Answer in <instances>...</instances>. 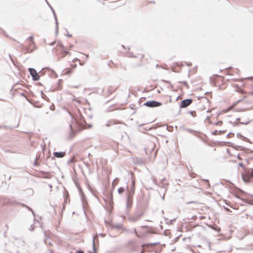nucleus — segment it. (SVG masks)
Instances as JSON below:
<instances>
[{"label": "nucleus", "instance_id": "5701e85b", "mask_svg": "<svg viewBox=\"0 0 253 253\" xmlns=\"http://www.w3.org/2000/svg\"><path fill=\"white\" fill-rule=\"evenodd\" d=\"M227 211H229V210L228 209H226Z\"/></svg>", "mask_w": 253, "mask_h": 253}, {"label": "nucleus", "instance_id": "aec40b11", "mask_svg": "<svg viewBox=\"0 0 253 253\" xmlns=\"http://www.w3.org/2000/svg\"><path fill=\"white\" fill-rule=\"evenodd\" d=\"M76 253H84V252L83 251H78Z\"/></svg>", "mask_w": 253, "mask_h": 253}, {"label": "nucleus", "instance_id": "423d86ee", "mask_svg": "<svg viewBox=\"0 0 253 253\" xmlns=\"http://www.w3.org/2000/svg\"><path fill=\"white\" fill-rule=\"evenodd\" d=\"M225 72L229 75H234L239 74V70L237 68H229L225 70Z\"/></svg>", "mask_w": 253, "mask_h": 253}, {"label": "nucleus", "instance_id": "20e7f679", "mask_svg": "<svg viewBox=\"0 0 253 253\" xmlns=\"http://www.w3.org/2000/svg\"><path fill=\"white\" fill-rule=\"evenodd\" d=\"M27 41L29 43V48L28 49V51L29 52H31L35 48V44L34 42L33 37H30V38H28Z\"/></svg>", "mask_w": 253, "mask_h": 253}, {"label": "nucleus", "instance_id": "0eeeda50", "mask_svg": "<svg viewBox=\"0 0 253 253\" xmlns=\"http://www.w3.org/2000/svg\"><path fill=\"white\" fill-rule=\"evenodd\" d=\"M145 105L149 107H155L161 106L162 103L155 101H149L146 102L145 103Z\"/></svg>", "mask_w": 253, "mask_h": 253}, {"label": "nucleus", "instance_id": "f8f14e48", "mask_svg": "<svg viewBox=\"0 0 253 253\" xmlns=\"http://www.w3.org/2000/svg\"><path fill=\"white\" fill-rule=\"evenodd\" d=\"M132 197L131 196L129 195L127 197V202H126V207L129 210L132 205Z\"/></svg>", "mask_w": 253, "mask_h": 253}, {"label": "nucleus", "instance_id": "9d476101", "mask_svg": "<svg viewBox=\"0 0 253 253\" xmlns=\"http://www.w3.org/2000/svg\"><path fill=\"white\" fill-rule=\"evenodd\" d=\"M247 153H246L245 151H242L237 155V157L238 158L239 160H247Z\"/></svg>", "mask_w": 253, "mask_h": 253}, {"label": "nucleus", "instance_id": "6ab92c4d", "mask_svg": "<svg viewBox=\"0 0 253 253\" xmlns=\"http://www.w3.org/2000/svg\"><path fill=\"white\" fill-rule=\"evenodd\" d=\"M74 159H75L74 157H73V158L71 159V162L74 163V162H75V161H74Z\"/></svg>", "mask_w": 253, "mask_h": 253}, {"label": "nucleus", "instance_id": "f3484780", "mask_svg": "<svg viewBox=\"0 0 253 253\" xmlns=\"http://www.w3.org/2000/svg\"><path fill=\"white\" fill-rule=\"evenodd\" d=\"M189 113L191 115V116L193 117H195L196 116V112L194 111H190Z\"/></svg>", "mask_w": 253, "mask_h": 253}, {"label": "nucleus", "instance_id": "6e6552de", "mask_svg": "<svg viewBox=\"0 0 253 253\" xmlns=\"http://www.w3.org/2000/svg\"><path fill=\"white\" fill-rule=\"evenodd\" d=\"M29 71L30 73L31 76L33 77V79L35 80H39L40 79V76L37 73V71L32 68H29Z\"/></svg>", "mask_w": 253, "mask_h": 253}, {"label": "nucleus", "instance_id": "1a4fd4ad", "mask_svg": "<svg viewBox=\"0 0 253 253\" xmlns=\"http://www.w3.org/2000/svg\"><path fill=\"white\" fill-rule=\"evenodd\" d=\"M192 102V100L191 99H185L181 101L180 104V108H186L189 106Z\"/></svg>", "mask_w": 253, "mask_h": 253}, {"label": "nucleus", "instance_id": "412c9836", "mask_svg": "<svg viewBox=\"0 0 253 253\" xmlns=\"http://www.w3.org/2000/svg\"><path fill=\"white\" fill-rule=\"evenodd\" d=\"M240 91L241 93H243V90L242 89H240Z\"/></svg>", "mask_w": 253, "mask_h": 253}, {"label": "nucleus", "instance_id": "393cba45", "mask_svg": "<svg viewBox=\"0 0 253 253\" xmlns=\"http://www.w3.org/2000/svg\"><path fill=\"white\" fill-rule=\"evenodd\" d=\"M19 88H20V87H17V89H19Z\"/></svg>", "mask_w": 253, "mask_h": 253}, {"label": "nucleus", "instance_id": "ddd939ff", "mask_svg": "<svg viewBox=\"0 0 253 253\" xmlns=\"http://www.w3.org/2000/svg\"><path fill=\"white\" fill-rule=\"evenodd\" d=\"M66 155V153L64 152H54L53 153V155L54 157L56 158H63Z\"/></svg>", "mask_w": 253, "mask_h": 253}, {"label": "nucleus", "instance_id": "dca6fc26", "mask_svg": "<svg viewBox=\"0 0 253 253\" xmlns=\"http://www.w3.org/2000/svg\"><path fill=\"white\" fill-rule=\"evenodd\" d=\"M118 191L119 194H122L125 191V189L123 187H120Z\"/></svg>", "mask_w": 253, "mask_h": 253}, {"label": "nucleus", "instance_id": "4be33fe9", "mask_svg": "<svg viewBox=\"0 0 253 253\" xmlns=\"http://www.w3.org/2000/svg\"><path fill=\"white\" fill-rule=\"evenodd\" d=\"M156 245V244H150L149 245L153 246V245Z\"/></svg>", "mask_w": 253, "mask_h": 253}, {"label": "nucleus", "instance_id": "7ed1b4c3", "mask_svg": "<svg viewBox=\"0 0 253 253\" xmlns=\"http://www.w3.org/2000/svg\"><path fill=\"white\" fill-rule=\"evenodd\" d=\"M75 67L76 66L64 69L62 72V75L69 76L71 75L74 72Z\"/></svg>", "mask_w": 253, "mask_h": 253}, {"label": "nucleus", "instance_id": "f03ea898", "mask_svg": "<svg viewBox=\"0 0 253 253\" xmlns=\"http://www.w3.org/2000/svg\"><path fill=\"white\" fill-rule=\"evenodd\" d=\"M83 126V124L81 121H77L76 119H74L72 124L70 125L71 128L73 129H80L82 126Z\"/></svg>", "mask_w": 253, "mask_h": 253}, {"label": "nucleus", "instance_id": "a211bd4d", "mask_svg": "<svg viewBox=\"0 0 253 253\" xmlns=\"http://www.w3.org/2000/svg\"><path fill=\"white\" fill-rule=\"evenodd\" d=\"M222 125V122L221 121H219L216 123V125L217 126H221Z\"/></svg>", "mask_w": 253, "mask_h": 253}, {"label": "nucleus", "instance_id": "b1692460", "mask_svg": "<svg viewBox=\"0 0 253 253\" xmlns=\"http://www.w3.org/2000/svg\"><path fill=\"white\" fill-rule=\"evenodd\" d=\"M146 245H142V247H144V246H145Z\"/></svg>", "mask_w": 253, "mask_h": 253}, {"label": "nucleus", "instance_id": "4468645a", "mask_svg": "<svg viewBox=\"0 0 253 253\" xmlns=\"http://www.w3.org/2000/svg\"><path fill=\"white\" fill-rule=\"evenodd\" d=\"M164 97H165L167 99L166 103H171L172 100V96L171 94H166L164 96Z\"/></svg>", "mask_w": 253, "mask_h": 253}, {"label": "nucleus", "instance_id": "a878e982", "mask_svg": "<svg viewBox=\"0 0 253 253\" xmlns=\"http://www.w3.org/2000/svg\"><path fill=\"white\" fill-rule=\"evenodd\" d=\"M141 253H144V251H143L141 252Z\"/></svg>", "mask_w": 253, "mask_h": 253}, {"label": "nucleus", "instance_id": "2eb2a0df", "mask_svg": "<svg viewBox=\"0 0 253 253\" xmlns=\"http://www.w3.org/2000/svg\"><path fill=\"white\" fill-rule=\"evenodd\" d=\"M225 132H226L225 130H220V131L215 130V131H213V132H212V134L213 135H220V134L225 133Z\"/></svg>", "mask_w": 253, "mask_h": 253}, {"label": "nucleus", "instance_id": "f257e3e1", "mask_svg": "<svg viewBox=\"0 0 253 253\" xmlns=\"http://www.w3.org/2000/svg\"><path fill=\"white\" fill-rule=\"evenodd\" d=\"M243 180L246 182L253 181V169H247L242 175Z\"/></svg>", "mask_w": 253, "mask_h": 253}, {"label": "nucleus", "instance_id": "39448f33", "mask_svg": "<svg viewBox=\"0 0 253 253\" xmlns=\"http://www.w3.org/2000/svg\"><path fill=\"white\" fill-rule=\"evenodd\" d=\"M56 51L57 53L61 54L62 56H64L69 53L68 51L64 50L63 47L61 44L56 46Z\"/></svg>", "mask_w": 253, "mask_h": 253}, {"label": "nucleus", "instance_id": "9b49d317", "mask_svg": "<svg viewBox=\"0 0 253 253\" xmlns=\"http://www.w3.org/2000/svg\"><path fill=\"white\" fill-rule=\"evenodd\" d=\"M240 101H238V102H236V103H234V104H233L232 105H231L230 106H229L228 108H227V109H224L223 110V112H224V113H226V112H228L231 110H235V111H237L238 110L235 108V106H236V105L237 104V103Z\"/></svg>", "mask_w": 253, "mask_h": 253}]
</instances>
